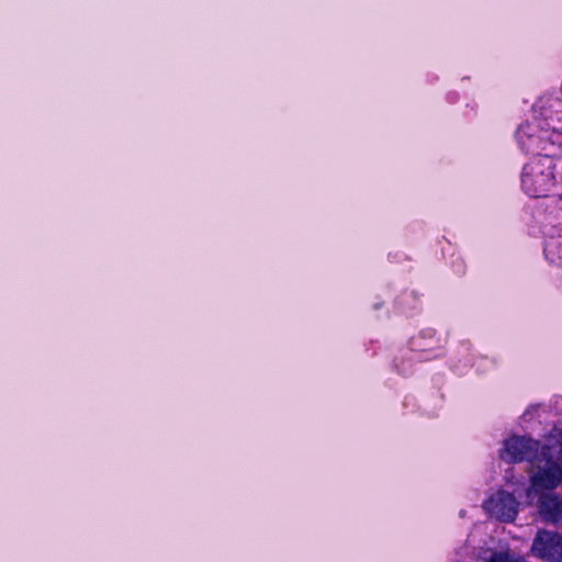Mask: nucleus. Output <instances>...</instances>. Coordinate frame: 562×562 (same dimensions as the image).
Here are the masks:
<instances>
[{
    "label": "nucleus",
    "instance_id": "nucleus-4",
    "mask_svg": "<svg viewBox=\"0 0 562 562\" xmlns=\"http://www.w3.org/2000/svg\"><path fill=\"white\" fill-rule=\"evenodd\" d=\"M519 503L513 493L498 490L492 494L483 504L488 516L502 522H513L518 515Z\"/></svg>",
    "mask_w": 562,
    "mask_h": 562
},
{
    "label": "nucleus",
    "instance_id": "nucleus-8",
    "mask_svg": "<svg viewBox=\"0 0 562 562\" xmlns=\"http://www.w3.org/2000/svg\"><path fill=\"white\" fill-rule=\"evenodd\" d=\"M488 562H527V560L510 550L495 551L491 554Z\"/></svg>",
    "mask_w": 562,
    "mask_h": 562
},
{
    "label": "nucleus",
    "instance_id": "nucleus-2",
    "mask_svg": "<svg viewBox=\"0 0 562 562\" xmlns=\"http://www.w3.org/2000/svg\"><path fill=\"white\" fill-rule=\"evenodd\" d=\"M535 463L537 464V470L530 476L533 490L536 492L539 490H554L562 480V467L554 459L552 448L548 445H542L540 456Z\"/></svg>",
    "mask_w": 562,
    "mask_h": 562
},
{
    "label": "nucleus",
    "instance_id": "nucleus-6",
    "mask_svg": "<svg viewBox=\"0 0 562 562\" xmlns=\"http://www.w3.org/2000/svg\"><path fill=\"white\" fill-rule=\"evenodd\" d=\"M445 340L437 336L432 328H425L413 336L409 340V348L414 352L422 353V359H437L443 355Z\"/></svg>",
    "mask_w": 562,
    "mask_h": 562
},
{
    "label": "nucleus",
    "instance_id": "nucleus-3",
    "mask_svg": "<svg viewBox=\"0 0 562 562\" xmlns=\"http://www.w3.org/2000/svg\"><path fill=\"white\" fill-rule=\"evenodd\" d=\"M541 445L538 440L525 436H512L503 442L499 458L508 463L536 462L540 456Z\"/></svg>",
    "mask_w": 562,
    "mask_h": 562
},
{
    "label": "nucleus",
    "instance_id": "nucleus-1",
    "mask_svg": "<svg viewBox=\"0 0 562 562\" xmlns=\"http://www.w3.org/2000/svg\"><path fill=\"white\" fill-rule=\"evenodd\" d=\"M555 165L550 156H535L522 168L521 188L530 198L548 196L555 186Z\"/></svg>",
    "mask_w": 562,
    "mask_h": 562
},
{
    "label": "nucleus",
    "instance_id": "nucleus-9",
    "mask_svg": "<svg viewBox=\"0 0 562 562\" xmlns=\"http://www.w3.org/2000/svg\"><path fill=\"white\" fill-rule=\"evenodd\" d=\"M559 446H560L559 453H560V456H562V431L560 432Z\"/></svg>",
    "mask_w": 562,
    "mask_h": 562
},
{
    "label": "nucleus",
    "instance_id": "nucleus-7",
    "mask_svg": "<svg viewBox=\"0 0 562 562\" xmlns=\"http://www.w3.org/2000/svg\"><path fill=\"white\" fill-rule=\"evenodd\" d=\"M538 512L543 521L562 526V495L542 492L538 497Z\"/></svg>",
    "mask_w": 562,
    "mask_h": 562
},
{
    "label": "nucleus",
    "instance_id": "nucleus-5",
    "mask_svg": "<svg viewBox=\"0 0 562 562\" xmlns=\"http://www.w3.org/2000/svg\"><path fill=\"white\" fill-rule=\"evenodd\" d=\"M531 552L544 561L562 562V536L546 529L539 530L532 541Z\"/></svg>",
    "mask_w": 562,
    "mask_h": 562
}]
</instances>
